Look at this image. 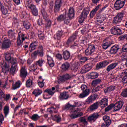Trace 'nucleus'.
<instances>
[{"label": "nucleus", "instance_id": "nucleus-1", "mask_svg": "<svg viewBox=\"0 0 127 127\" xmlns=\"http://www.w3.org/2000/svg\"><path fill=\"white\" fill-rule=\"evenodd\" d=\"M10 53L6 52L5 54V59L7 62L11 63V66L10 68L9 65L6 63V62H3L1 63L0 65L2 73H3L4 76L8 75V73L10 72L11 74H15L16 69H17V63H16V59L11 58Z\"/></svg>", "mask_w": 127, "mask_h": 127}, {"label": "nucleus", "instance_id": "nucleus-2", "mask_svg": "<svg viewBox=\"0 0 127 127\" xmlns=\"http://www.w3.org/2000/svg\"><path fill=\"white\" fill-rule=\"evenodd\" d=\"M64 111H70L71 114L69 115L70 119L74 120L80 117V104L77 101H70L66 103L63 107Z\"/></svg>", "mask_w": 127, "mask_h": 127}, {"label": "nucleus", "instance_id": "nucleus-3", "mask_svg": "<svg viewBox=\"0 0 127 127\" xmlns=\"http://www.w3.org/2000/svg\"><path fill=\"white\" fill-rule=\"evenodd\" d=\"M75 16V9L73 7H70L68 10V13L65 12L60 14L57 17L58 22H62L66 25H71V19Z\"/></svg>", "mask_w": 127, "mask_h": 127}, {"label": "nucleus", "instance_id": "nucleus-4", "mask_svg": "<svg viewBox=\"0 0 127 127\" xmlns=\"http://www.w3.org/2000/svg\"><path fill=\"white\" fill-rule=\"evenodd\" d=\"M27 6L30 9V11L33 16H38V8L36 7V5L28 1Z\"/></svg>", "mask_w": 127, "mask_h": 127}, {"label": "nucleus", "instance_id": "nucleus-5", "mask_svg": "<svg viewBox=\"0 0 127 127\" xmlns=\"http://www.w3.org/2000/svg\"><path fill=\"white\" fill-rule=\"evenodd\" d=\"M44 50L43 49V46L40 45L38 47V50L33 52L32 55H33L34 58H37V56L39 57H43L44 56Z\"/></svg>", "mask_w": 127, "mask_h": 127}, {"label": "nucleus", "instance_id": "nucleus-6", "mask_svg": "<svg viewBox=\"0 0 127 127\" xmlns=\"http://www.w3.org/2000/svg\"><path fill=\"white\" fill-rule=\"evenodd\" d=\"M63 3V0H55L54 6V13L55 14H57V13H58V12L60 11Z\"/></svg>", "mask_w": 127, "mask_h": 127}, {"label": "nucleus", "instance_id": "nucleus-7", "mask_svg": "<svg viewBox=\"0 0 127 127\" xmlns=\"http://www.w3.org/2000/svg\"><path fill=\"white\" fill-rule=\"evenodd\" d=\"M27 39V36L26 34L21 33V31H20L18 33V37L17 40V46H20L22 44L23 41Z\"/></svg>", "mask_w": 127, "mask_h": 127}, {"label": "nucleus", "instance_id": "nucleus-8", "mask_svg": "<svg viewBox=\"0 0 127 127\" xmlns=\"http://www.w3.org/2000/svg\"><path fill=\"white\" fill-rule=\"evenodd\" d=\"M126 4V0H116L114 3V8L116 10H120Z\"/></svg>", "mask_w": 127, "mask_h": 127}, {"label": "nucleus", "instance_id": "nucleus-9", "mask_svg": "<svg viewBox=\"0 0 127 127\" xmlns=\"http://www.w3.org/2000/svg\"><path fill=\"white\" fill-rule=\"evenodd\" d=\"M80 88L81 91H82V93L80 94V98L83 99V98L87 97V96H88L89 94H90L89 89H88V87H87V85L82 84Z\"/></svg>", "mask_w": 127, "mask_h": 127}, {"label": "nucleus", "instance_id": "nucleus-10", "mask_svg": "<svg viewBox=\"0 0 127 127\" xmlns=\"http://www.w3.org/2000/svg\"><path fill=\"white\" fill-rule=\"evenodd\" d=\"M124 15H125V13H124V12L118 13L114 18L113 22V24H118L120 23V22H122L123 18H124Z\"/></svg>", "mask_w": 127, "mask_h": 127}, {"label": "nucleus", "instance_id": "nucleus-11", "mask_svg": "<svg viewBox=\"0 0 127 127\" xmlns=\"http://www.w3.org/2000/svg\"><path fill=\"white\" fill-rule=\"evenodd\" d=\"M90 12V8L86 7L84 8L81 14L80 23H83L85 18H87L88 14Z\"/></svg>", "mask_w": 127, "mask_h": 127}, {"label": "nucleus", "instance_id": "nucleus-12", "mask_svg": "<svg viewBox=\"0 0 127 127\" xmlns=\"http://www.w3.org/2000/svg\"><path fill=\"white\" fill-rule=\"evenodd\" d=\"M101 117V115H100L98 113H94L91 115H90L87 118V121L89 122V123H95L99 118Z\"/></svg>", "mask_w": 127, "mask_h": 127}, {"label": "nucleus", "instance_id": "nucleus-13", "mask_svg": "<svg viewBox=\"0 0 127 127\" xmlns=\"http://www.w3.org/2000/svg\"><path fill=\"white\" fill-rule=\"evenodd\" d=\"M11 46V41L10 39L4 40L2 43L1 48L2 50H6Z\"/></svg>", "mask_w": 127, "mask_h": 127}, {"label": "nucleus", "instance_id": "nucleus-14", "mask_svg": "<svg viewBox=\"0 0 127 127\" xmlns=\"http://www.w3.org/2000/svg\"><path fill=\"white\" fill-rule=\"evenodd\" d=\"M93 66L94 65H93V64L92 63H89L85 65L82 68H81L80 73L81 74L87 73V72H89V71L91 70Z\"/></svg>", "mask_w": 127, "mask_h": 127}, {"label": "nucleus", "instance_id": "nucleus-15", "mask_svg": "<svg viewBox=\"0 0 127 127\" xmlns=\"http://www.w3.org/2000/svg\"><path fill=\"white\" fill-rule=\"evenodd\" d=\"M95 50H96V47H95V45H90L85 50V55L87 56L93 55Z\"/></svg>", "mask_w": 127, "mask_h": 127}, {"label": "nucleus", "instance_id": "nucleus-16", "mask_svg": "<svg viewBox=\"0 0 127 127\" xmlns=\"http://www.w3.org/2000/svg\"><path fill=\"white\" fill-rule=\"evenodd\" d=\"M110 31L112 34H114V35H121L122 33L121 28L117 26L112 27Z\"/></svg>", "mask_w": 127, "mask_h": 127}, {"label": "nucleus", "instance_id": "nucleus-17", "mask_svg": "<svg viewBox=\"0 0 127 127\" xmlns=\"http://www.w3.org/2000/svg\"><path fill=\"white\" fill-rule=\"evenodd\" d=\"M123 106L124 102L122 101H118L116 103L113 104L114 112L120 111V110L123 108Z\"/></svg>", "mask_w": 127, "mask_h": 127}, {"label": "nucleus", "instance_id": "nucleus-18", "mask_svg": "<svg viewBox=\"0 0 127 127\" xmlns=\"http://www.w3.org/2000/svg\"><path fill=\"white\" fill-rule=\"evenodd\" d=\"M110 64V62L108 61H103L101 62L98 63L96 65V68L98 70L105 68L106 66H108Z\"/></svg>", "mask_w": 127, "mask_h": 127}, {"label": "nucleus", "instance_id": "nucleus-19", "mask_svg": "<svg viewBox=\"0 0 127 127\" xmlns=\"http://www.w3.org/2000/svg\"><path fill=\"white\" fill-rule=\"evenodd\" d=\"M72 78V75L66 73L65 74H64L63 76L60 77L59 81L60 82H64L65 81H68V80H70Z\"/></svg>", "mask_w": 127, "mask_h": 127}, {"label": "nucleus", "instance_id": "nucleus-20", "mask_svg": "<svg viewBox=\"0 0 127 127\" xmlns=\"http://www.w3.org/2000/svg\"><path fill=\"white\" fill-rule=\"evenodd\" d=\"M64 34H65V32L63 30H58L56 33V37H55L54 38L55 39H57V40H61Z\"/></svg>", "mask_w": 127, "mask_h": 127}, {"label": "nucleus", "instance_id": "nucleus-21", "mask_svg": "<svg viewBox=\"0 0 127 127\" xmlns=\"http://www.w3.org/2000/svg\"><path fill=\"white\" fill-rule=\"evenodd\" d=\"M119 63H113L109 64L107 68L106 71L107 72H111V71H113V70L116 69L117 68V66H118Z\"/></svg>", "mask_w": 127, "mask_h": 127}, {"label": "nucleus", "instance_id": "nucleus-22", "mask_svg": "<svg viewBox=\"0 0 127 127\" xmlns=\"http://www.w3.org/2000/svg\"><path fill=\"white\" fill-rule=\"evenodd\" d=\"M70 68V64L68 62H65L62 64L61 69L63 72H67Z\"/></svg>", "mask_w": 127, "mask_h": 127}, {"label": "nucleus", "instance_id": "nucleus-23", "mask_svg": "<svg viewBox=\"0 0 127 127\" xmlns=\"http://www.w3.org/2000/svg\"><path fill=\"white\" fill-rule=\"evenodd\" d=\"M27 76V71L25 69V68L22 67L20 70V77L22 79H25Z\"/></svg>", "mask_w": 127, "mask_h": 127}, {"label": "nucleus", "instance_id": "nucleus-24", "mask_svg": "<svg viewBox=\"0 0 127 127\" xmlns=\"http://www.w3.org/2000/svg\"><path fill=\"white\" fill-rule=\"evenodd\" d=\"M104 21H105V17L102 16V15H99L97 17L96 24H98V25H103Z\"/></svg>", "mask_w": 127, "mask_h": 127}, {"label": "nucleus", "instance_id": "nucleus-25", "mask_svg": "<svg viewBox=\"0 0 127 127\" xmlns=\"http://www.w3.org/2000/svg\"><path fill=\"white\" fill-rule=\"evenodd\" d=\"M119 49H120V46L118 45H115L111 47L109 52H110L111 54H116Z\"/></svg>", "mask_w": 127, "mask_h": 127}, {"label": "nucleus", "instance_id": "nucleus-26", "mask_svg": "<svg viewBox=\"0 0 127 127\" xmlns=\"http://www.w3.org/2000/svg\"><path fill=\"white\" fill-rule=\"evenodd\" d=\"M37 43L38 42L37 41H35L34 42H32L29 46V50L30 52H32L33 50H35L36 49V46H37Z\"/></svg>", "mask_w": 127, "mask_h": 127}, {"label": "nucleus", "instance_id": "nucleus-27", "mask_svg": "<svg viewBox=\"0 0 127 127\" xmlns=\"http://www.w3.org/2000/svg\"><path fill=\"white\" fill-rule=\"evenodd\" d=\"M100 6H101V4H99L97 5L95 8L93 9L90 13V18H94V16L96 15V13H97V11L99 10V9L100 8Z\"/></svg>", "mask_w": 127, "mask_h": 127}, {"label": "nucleus", "instance_id": "nucleus-28", "mask_svg": "<svg viewBox=\"0 0 127 127\" xmlns=\"http://www.w3.org/2000/svg\"><path fill=\"white\" fill-rule=\"evenodd\" d=\"M53 120L57 124H59L60 123H61V122H62V117H61V116H60V115L57 114L54 115L53 118Z\"/></svg>", "mask_w": 127, "mask_h": 127}, {"label": "nucleus", "instance_id": "nucleus-29", "mask_svg": "<svg viewBox=\"0 0 127 127\" xmlns=\"http://www.w3.org/2000/svg\"><path fill=\"white\" fill-rule=\"evenodd\" d=\"M9 9L8 8V6H3L1 9L0 10L2 14L3 15H6V14H8L9 13Z\"/></svg>", "mask_w": 127, "mask_h": 127}, {"label": "nucleus", "instance_id": "nucleus-30", "mask_svg": "<svg viewBox=\"0 0 127 127\" xmlns=\"http://www.w3.org/2000/svg\"><path fill=\"white\" fill-rule=\"evenodd\" d=\"M88 77L89 79H97L99 77V73L95 71L91 72L88 75Z\"/></svg>", "mask_w": 127, "mask_h": 127}, {"label": "nucleus", "instance_id": "nucleus-31", "mask_svg": "<svg viewBox=\"0 0 127 127\" xmlns=\"http://www.w3.org/2000/svg\"><path fill=\"white\" fill-rule=\"evenodd\" d=\"M108 100L107 98H103L101 102H99V105L102 106V108H106L108 106Z\"/></svg>", "mask_w": 127, "mask_h": 127}, {"label": "nucleus", "instance_id": "nucleus-32", "mask_svg": "<svg viewBox=\"0 0 127 127\" xmlns=\"http://www.w3.org/2000/svg\"><path fill=\"white\" fill-rule=\"evenodd\" d=\"M63 56L64 60L70 59V52L67 50L63 52Z\"/></svg>", "mask_w": 127, "mask_h": 127}, {"label": "nucleus", "instance_id": "nucleus-33", "mask_svg": "<svg viewBox=\"0 0 127 127\" xmlns=\"http://www.w3.org/2000/svg\"><path fill=\"white\" fill-rule=\"evenodd\" d=\"M102 83V79L98 78L95 80H94L91 82V85L92 87H96L98 86V85L101 84Z\"/></svg>", "mask_w": 127, "mask_h": 127}, {"label": "nucleus", "instance_id": "nucleus-34", "mask_svg": "<svg viewBox=\"0 0 127 127\" xmlns=\"http://www.w3.org/2000/svg\"><path fill=\"white\" fill-rule=\"evenodd\" d=\"M45 20V26L46 28L49 29L51 27V25L52 24V22L50 20V19H48L47 18L46 19H44Z\"/></svg>", "mask_w": 127, "mask_h": 127}, {"label": "nucleus", "instance_id": "nucleus-35", "mask_svg": "<svg viewBox=\"0 0 127 127\" xmlns=\"http://www.w3.org/2000/svg\"><path fill=\"white\" fill-rule=\"evenodd\" d=\"M79 33V30H77L75 33L71 35L70 37L68 38V39L71 40L72 42H74L77 38V36L78 35V33Z\"/></svg>", "mask_w": 127, "mask_h": 127}, {"label": "nucleus", "instance_id": "nucleus-36", "mask_svg": "<svg viewBox=\"0 0 127 127\" xmlns=\"http://www.w3.org/2000/svg\"><path fill=\"white\" fill-rule=\"evenodd\" d=\"M22 25L24 28H25V29H26V30H28V29H29V28H30V27L31 26V24H30V23H29L27 21H23Z\"/></svg>", "mask_w": 127, "mask_h": 127}, {"label": "nucleus", "instance_id": "nucleus-37", "mask_svg": "<svg viewBox=\"0 0 127 127\" xmlns=\"http://www.w3.org/2000/svg\"><path fill=\"white\" fill-rule=\"evenodd\" d=\"M115 89L116 86L111 85L104 90V93H105V94L110 93V92H112V91H114Z\"/></svg>", "mask_w": 127, "mask_h": 127}, {"label": "nucleus", "instance_id": "nucleus-38", "mask_svg": "<svg viewBox=\"0 0 127 127\" xmlns=\"http://www.w3.org/2000/svg\"><path fill=\"white\" fill-rule=\"evenodd\" d=\"M100 105L99 102H97L92 105L90 107V110L91 112H93V111H95V110H97L99 108V106Z\"/></svg>", "mask_w": 127, "mask_h": 127}, {"label": "nucleus", "instance_id": "nucleus-39", "mask_svg": "<svg viewBox=\"0 0 127 127\" xmlns=\"http://www.w3.org/2000/svg\"><path fill=\"white\" fill-rule=\"evenodd\" d=\"M69 98V94L66 92L61 93L60 99L61 100H67Z\"/></svg>", "mask_w": 127, "mask_h": 127}, {"label": "nucleus", "instance_id": "nucleus-40", "mask_svg": "<svg viewBox=\"0 0 127 127\" xmlns=\"http://www.w3.org/2000/svg\"><path fill=\"white\" fill-rule=\"evenodd\" d=\"M32 94L34 95L35 97H38V96H40V95L42 94V90L39 89H36L33 90Z\"/></svg>", "mask_w": 127, "mask_h": 127}, {"label": "nucleus", "instance_id": "nucleus-41", "mask_svg": "<svg viewBox=\"0 0 127 127\" xmlns=\"http://www.w3.org/2000/svg\"><path fill=\"white\" fill-rule=\"evenodd\" d=\"M103 120L104 121V123L108 124V125H111L112 124V120L110 119V117L107 116H104L103 117Z\"/></svg>", "mask_w": 127, "mask_h": 127}, {"label": "nucleus", "instance_id": "nucleus-42", "mask_svg": "<svg viewBox=\"0 0 127 127\" xmlns=\"http://www.w3.org/2000/svg\"><path fill=\"white\" fill-rule=\"evenodd\" d=\"M21 85V82L20 80L16 82L15 84L12 85V88L13 90H16V89H18V88L20 87Z\"/></svg>", "mask_w": 127, "mask_h": 127}, {"label": "nucleus", "instance_id": "nucleus-43", "mask_svg": "<svg viewBox=\"0 0 127 127\" xmlns=\"http://www.w3.org/2000/svg\"><path fill=\"white\" fill-rule=\"evenodd\" d=\"M112 44H113V43H112L111 42H107L102 45V47L103 49H108V48H109V47H110Z\"/></svg>", "mask_w": 127, "mask_h": 127}, {"label": "nucleus", "instance_id": "nucleus-44", "mask_svg": "<svg viewBox=\"0 0 127 127\" xmlns=\"http://www.w3.org/2000/svg\"><path fill=\"white\" fill-rule=\"evenodd\" d=\"M80 122L83 124L84 126H87V125H88V121H87L86 117H81L80 118Z\"/></svg>", "mask_w": 127, "mask_h": 127}, {"label": "nucleus", "instance_id": "nucleus-45", "mask_svg": "<svg viewBox=\"0 0 127 127\" xmlns=\"http://www.w3.org/2000/svg\"><path fill=\"white\" fill-rule=\"evenodd\" d=\"M41 13L43 16V18L44 19H45L47 18V13L46 12V11H45V9L44 8H42L41 9Z\"/></svg>", "mask_w": 127, "mask_h": 127}, {"label": "nucleus", "instance_id": "nucleus-46", "mask_svg": "<svg viewBox=\"0 0 127 127\" xmlns=\"http://www.w3.org/2000/svg\"><path fill=\"white\" fill-rule=\"evenodd\" d=\"M33 84L32 80L29 79L26 81V87H27V88H30Z\"/></svg>", "mask_w": 127, "mask_h": 127}, {"label": "nucleus", "instance_id": "nucleus-47", "mask_svg": "<svg viewBox=\"0 0 127 127\" xmlns=\"http://www.w3.org/2000/svg\"><path fill=\"white\" fill-rule=\"evenodd\" d=\"M3 112L5 117H7V115L9 114V107L8 106H5L3 109Z\"/></svg>", "mask_w": 127, "mask_h": 127}, {"label": "nucleus", "instance_id": "nucleus-48", "mask_svg": "<svg viewBox=\"0 0 127 127\" xmlns=\"http://www.w3.org/2000/svg\"><path fill=\"white\" fill-rule=\"evenodd\" d=\"M44 93H47L50 96H53V95H54L55 93V92H53L51 89H46L44 91Z\"/></svg>", "mask_w": 127, "mask_h": 127}, {"label": "nucleus", "instance_id": "nucleus-49", "mask_svg": "<svg viewBox=\"0 0 127 127\" xmlns=\"http://www.w3.org/2000/svg\"><path fill=\"white\" fill-rule=\"evenodd\" d=\"M40 118V117H39V116H38V114H34L31 117H30V119H31L32 121L36 122V121H38V120Z\"/></svg>", "mask_w": 127, "mask_h": 127}, {"label": "nucleus", "instance_id": "nucleus-50", "mask_svg": "<svg viewBox=\"0 0 127 127\" xmlns=\"http://www.w3.org/2000/svg\"><path fill=\"white\" fill-rule=\"evenodd\" d=\"M87 60H88L87 57H81L80 59V64L83 65Z\"/></svg>", "mask_w": 127, "mask_h": 127}, {"label": "nucleus", "instance_id": "nucleus-51", "mask_svg": "<svg viewBox=\"0 0 127 127\" xmlns=\"http://www.w3.org/2000/svg\"><path fill=\"white\" fill-rule=\"evenodd\" d=\"M121 59L122 61H126L127 60V52H124L122 53V55L121 56Z\"/></svg>", "mask_w": 127, "mask_h": 127}, {"label": "nucleus", "instance_id": "nucleus-52", "mask_svg": "<svg viewBox=\"0 0 127 127\" xmlns=\"http://www.w3.org/2000/svg\"><path fill=\"white\" fill-rule=\"evenodd\" d=\"M53 3H50V6L49 7V12L51 14H52L53 13V10H54V9H53V6H54Z\"/></svg>", "mask_w": 127, "mask_h": 127}, {"label": "nucleus", "instance_id": "nucleus-53", "mask_svg": "<svg viewBox=\"0 0 127 127\" xmlns=\"http://www.w3.org/2000/svg\"><path fill=\"white\" fill-rule=\"evenodd\" d=\"M72 43H73V42L71 40L68 39L64 44V46H65V47H69L70 45H72Z\"/></svg>", "mask_w": 127, "mask_h": 127}, {"label": "nucleus", "instance_id": "nucleus-54", "mask_svg": "<svg viewBox=\"0 0 127 127\" xmlns=\"http://www.w3.org/2000/svg\"><path fill=\"white\" fill-rule=\"evenodd\" d=\"M120 75V78H124V77H126V76L127 75V70H123L122 71H121L119 73Z\"/></svg>", "mask_w": 127, "mask_h": 127}, {"label": "nucleus", "instance_id": "nucleus-55", "mask_svg": "<svg viewBox=\"0 0 127 127\" xmlns=\"http://www.w3.org/2000/svg\"><path fill=\"white\" fill-rule=\"evenodd\" d=\"M102 87H103L102 85L98 86L97 87L93 89V92L94 93H96L97 92H99V91H101V89H102Z\"/></svg>", "mask_w": 127, "mask_h": 127}, {"label": "nucleus", "instance_id": "nucleus-56", "mask_svg": "<svg viewBox=\"0 0 127 127\" xmlns=\"http://www.w3.org/2000/svg\"><path fill=\"white\" fill-rule=\"evenodd\" d=\"M114 108V104H111L109 106H108L107 107H106L105 109V112H109L112 110Z\"/></svg>", "mask_w": 127, "mask_h": 127}, {"label": "nucleus", "instance_id": "nucleus-57", "mask_svg": "<svg viewBox=\"0 0 127 127\" xmlns=\"http://www.w3.org/2000/svg\"><path fill=\"white\" fill-rule=\"evenodd\" d=\"M121 96L124 97V98H127V88L123 90L121 93Z\"/></svg>", "mask_w": 127, "mask_h": 127}, {"label": "nucleus", "instance_id": "nucleus-58", "mask_svg": "<svg viewBox=\"0 0 127 127\" xmlns=\"http://www.w3.org/2000/svg\"><path fill=\"white\" fill-rule=\"evenodd\" d=\"M44 79H43L42 81L38 80V85L40 88H43L44 87Z\"/></svg>", "mask_w": 127, "mask_h": 127}, {"label": "nucleus", "instance_id": "nucleus-59", "mask_svg": "<svg viewBox=\"0 0 127 127\" xmlns=\"http://www.w3.org/2000/svg\"><path fill=\"white\" fill-rule=\"evenodd\" d=\"M37 24L39 26H41L44 25V23H43V20L41 18H39L37 20Z\"/></svg>", "mask_w": 127, "mask_h": 127}, {"label": "nucleus", "instance_id": "nucleus-60", "mask_svg": "<svg viewBox=\"0 0 127 127\" xmlns=\"http://www.w3.org/2000/svg\"><path fill=\"white\" fill-rule=\"evenodd\" d=\"M43 62H44V60H39V61L36 62V65H39L40 67H41L42 66V64H43Z\"/></svg>", "mask_w": 127, "mask_h": 127}, {"label": "nucleus", "instance_id": "nucleus-61", "mask_svg": "<svg viewBox=\"0 0 127 127\" xmlns=\"http://www.w3.org/2000/svg\"><path fill=\"white\" fill-rule=\"evenodd\" d=\"M8 36L9 38L12 37L13 36L14 33L13 32V31L12 30H9L8 32Z\"/></svg>", "mask_w": 127, "mask_h": 127}, {"label": "nucleus", "instance_id": "nucleus-62", "mask_svg": "<svg viewBox=\"0 0 127 127\" xmlns=\"http://www.w3.org/2000/svg\"><path fill=\"white\" fill-rule=\"evenodd\" d=\"M48 64L51 67H54V65H55V63H54V61L53 60L48 61Z\"/></svg>", "mask_w": 127, "mask_h": 127}, {"label": "nucleus", "instance_id": "nucleus-63", "mask_svg": "<svg viewBox=\"0 0 127 127\" xmlns=\"http://www.w3.org/2000/svg\"><path fill=\"white\" fill-rule=\"evenodd\" d=\"M93 102L94 101H93V99H92V97H91V96H89L86 100L87 104H92Z\"/></svg>", "mask_w": 127, "mask_h": 127}, {"label": "nucleus", "instance_id": "nucleus-64", "mask_svg": "<svg viewBox=\"0 0 127 127\" xmlns=\"http://www.w3.org/2000/svg\"><path fill=\"white\" fill-rule=\"evenodd\" d=\"M56 58L58 60L61 61V60H62V55H61V54H57L56 55Z\"/></svg>", "mask_w": 127, "mask_h": 127}]
</instances>
